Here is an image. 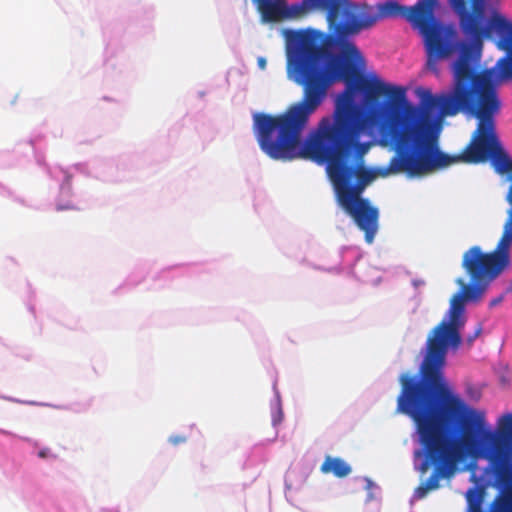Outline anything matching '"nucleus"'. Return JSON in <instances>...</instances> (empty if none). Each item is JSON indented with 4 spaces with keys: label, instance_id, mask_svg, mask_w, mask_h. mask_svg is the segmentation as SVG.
Here are the masks:
<instances>
[{
    "label": "nucleus",
    "instance_id": "obj_12",
    "mask_svg": "<svg viewBox=\"0 0 512 512\" xmlns=\"http://www.w3.org/2000/svg\"><path fill=\"white\" fill-rule=\"evenodd\" d=\"M497 65L500 67L501 73L506 78L512 77V56L507 55L501 58Z\"/></svg>",
    "mask_w": 512,
    "mask_h": 512
},
{
    "label": "nucleus",
    "instance_id": "obj_10",
    "mask_svg": "<svg viewBox=\"0 0 512 512\" xmlns=\"http://www.w3.org/2000/svg\"><path fill=\"white\" fill-rule=\"evenodd\" d=\"M261 19L265 23H274L284 20V10L272 0H253Z\"/></svg>",
    "mask_w": 512,
    "mask_h": 512
},
{
    "label": "nucleus",
    "instance_id": "obj_1",
    "mask_svg": "<svg viewBox=\"0 0 512 512\" xmlns=\"http://www.w3.org/2000/svg\"><path fill=\"white\" fill-rule=\"evenodd\" d=\"M294 62V80L302 87V97L283 113L254 115V132L260 148L274 160L309 159L326 164L339 206L349 215L365 241L373 243L379 229V209L363 198L365 189L377 178L406 173L419 176L423 169L414 156L406 154L385 121L382 140L395 152L387 166L371 168L364 157L371 144L362 141L368 133L369 114L355 102L351 91H343L335 101L331 116L323 117L302 143L310 117L325 101L335 75L329 73L314 48Z\"/></svg>",
    "mask_w": 512,
    "mask_h": 512
},
{
    "label": "nucleus",
    "instance_id": "obj_3",
    "mask_svg": "<svg viewBox=\"0 0 512 512\" xmlns=\"http://www.w3.org/2000/svg\"><path fill=\"white\" fill-rule=\"evenodd\" d=\"M448 3L459 20V28L464 40L459 39L456 28L445 25L435 17L438 0H419L415 5L407 7L395 0H388L373 7L367 3L348 0L344 12V24L339 31L344 39L372 28L379 20L401 17L407 20L423 37L427 53V67L436 72L437 63L455 53L464 54L465 47L480 37V48H483V37L491 28H501L504 21L493 18L490 26L482 23V5L479 0H448Z\"/></svg>",
    "mask_w": 512,
    "mask_h": 512
},
{
    "label": "nucleus",
    "instance_id": "obj_7",
    "mask_svg": "<svg viewBox=\"0 0 512 512\" xmlns=\"http://www.w3.org/2000/svg\"><path fill=\"white\" fill-rule=\"evenodd\" d=\"M399 382L401 392L397 397L396 411L407 415L415 423L422 446L415 456L423 458L418 469L424 474L431 467L434 468L423 483L430 491L436 490L440 479L452 476L459 463L470 456L438 415L429 395L415 384V376L402 374Z\"/></svg>",
    "mask_w": 512,
    "mask_h": 512
},
{
    "label": "nucleus",
    "instance_id": "obj_2",
    "mask_svg": "<svg viewBox=\"0 0 512 512\" xmlns=\"http://www.w3.org/2000/svg\"><path fill=\"white\" fill-rule=\"evenodd\" d=\"M482 49L480 37H477L465 47L464 54L458 56L453 64L454 84L450 92L432 95L430 90L421 91L427 109H438L444 117L464 113L478 119L470 143L462 154L455 156L439 150L437 137L431 133L423 111L407 101L404 87L386 84L376 75L358 76L357 89L368 101L376 102L380 96L390 100L391 111L386 121L406 154L414 156L424 166L419 175L459 161L485 162L500 144L495 131V116L501 108L496 87L488 72H478L472 66L480 59Z\"/></svg>",
    "mask_w": 512,
    "mask_h": 512
},
{
    "label": "nucleus",
    "instance_id": "obj_6",
    "mask_svg": "<svg viewBox=\"0 0 512 512\" xmlns=\"http://www.w3.org/2000/svg\"><path fill=\"white\" fill-rule=\"evenodd\" d=\"M348 0H301L286 6L284 20H296L306 17L315 10L326 11V21L332 35L325 37L318 31H289V45L287 48L288 77L297 85L295 80L294 62L305 54V46L314 48L325 69L335 75L333 83L344 80L348 84L345 91H353V79L357 75L355 63L363 62V56L355 43L344 39V33L339 26L344 24V12Z\"/></svg>",
    "mask_w": 512,
    "mask_h": 512
},
{
    "label": "nucleus",
    "instance_id": "obj_9",
    "mask_svg": "<svg viewBox=\"0 0 512 512\" xmlns=\"http://www.w3.org/2000/svg\"><path fill=\"white\" fill-rule=\"evenodd\" d=\"M488 160L491 161V164L497 173H507L512 177V160L502 148L501 143L494 148L492 153L489 155ZM507 201L511 205V208L508 210V215L512 216V184L509 187Z\"/></svg>",
    "mask_w": 512,
    "mask_h": 512
},
{
    "label": "nucleus",
    "instance_id": "obj_21",
    "mask_svg": "<svg viewBox=\"0 0 512 512\" xmlns=\"http://www.w3.org/2000/svg\"><path fill=\"white\" fill-rule=\"evenodd\" d=\"M0 433L4 434V435H12V433H10L9 431L2 430V429H0Z\"/></svg>",
    "mask_w": 512,
    "mask_h": 512
},
{
    "label": "nucleus",
    "instance_id": "obj_11",
    "mask_svg": "<svg viewBox=\"0 0 512 512\" xmlns=\"http://www.w3.org/2000/svg\"><path fill=\"white\" fill-rule=\"evenodd\" d=\"M323 474H333L337 478H344L348 476L352 468L351 466L340 457L326 456L324 462L320 467Z\"/></svg>",
    "mask_w": 512,
    "mask_h": 512
},
{
    "label": "nucleus",
    "instance_id": "obj_16",
    "mask_svg": "<svg viewBox=\"0 0 512 512\" xmlns=\"http://www.w3.org/2000/svg\"><path fill=\"white\" fill-rule=\"evenodd\" d=\"M482 332V327L479 325L477 329L474 331V333L468 337L467 341L469 343H472Z\"/></svg>",
    "mask_w": 512,
    "mask_h": 512
},
{
    "label": "nucleus",
    "instance_id": "obj_4",
    "mask_svg": "<svg viewBox=\"0 0 512 512\" xmlns=\"http://www.w3.org/2000/svg\"><path fill=\"white\" fill-rule=\"evenodd\" d=\"M447 355L423 357L420 378L415 384L432 399L436 411L448 426L460 423L457 439L472 458L489 461L496 479L512 485V414L502 415L495 430L486 421L485 412L469 407L448 385L444 369Z\"/></svg>",
    "mask_w": 512,
    "mask_h": 512
},
{
    "label": "nucleus",
    "instance_id": "obj_19",
    "mask_svg": "<svg viewBox=\"0 0 512 512\" xmlns=\"http://www.w3.org/2000/svg\"><path fill=\"white\" fill-rule=\"evenodd\" d=\"M258 66L261 69H265V67H266V60H265V58H263V57L258 58Z\"/></svg>",
    "mask_w": 512,
    "mask_h": 512
},
{
    "label": "nucleus",
    "instance_id": "obj_18",
    "mask_svg": "<svg viewBox=\"0 0 512 512\" xmlns=\"http://www.w3.org/2000/svg\"><path fill=\"white\" fill-rule=\"evenodd\" d=\"M502 297H497V298H494L493 300L490 301V307H494L498 304H500L502 302Z\"/></svg>",
    "mask_w": 512,
    "mask_h": 512
},
{
    "label": "nucleus",
    "instance_id": "obj_14",
    "mask_svg": "<svg viewBox=\"0 0 512 512\" xmlns=\"http://www.w3.org/2000/svg\"><path fill=\"white\" fill-rule=\"evenodd\" d=\"M429 492L430 490L424 485V483H421L415 490V496L418 499H422L426 497Z\"/></svg>",
    "mask_w": 512,
    "mask_h": 512
},
{
    "label": "nucleus",
    "instance_id": "obj_20",
    "mask_svg": "<svg viewBox=\"0 0 512 512\" xmlns=\"http://www.w3.org/2000/svg\"><path fill=\"white\" fill-rule=\"evenodd\" d=\"M72 208H73L72 206H65V207H63V206H58V207H57V210H59V211H60V210H63V209H72Z\"/></svg>",
    "mask_w": 512,
    "mask_h": 512
},
{
    "label": "nucleus",
    "instance_id": "obj_8",
    "mask_svg": "<svg viewBox=\"0 0 512 512\" xmlns=\"http://www.w3.org/2000/svg\"><path fill=\"white\" fill-rule=\"evenodd\" d=\"M482 5V23L484 26H490L492 19L501 18L504 21V25L501 28H491L488 35L483 37V41L485 39H490L493 34H497L500 39L497 43V46L501 50H505L508 52L512 51V22L507 20L503 15L498 12H493L489 18L486 17L485 14V3L484 0H479Z\"/></svg>",
    "mask_w": 512,
    "mask_h": 512
},
{
    "label": "nucleus",
    "instance_id": "obj_13",
    "mask_svg": "<svg viewBox=\"0 0 512 512\" xmlns=\"http://www.w3.org/2000/svg\"><path fill=\"white\" fill-rule=\"evenodd\" d=\"M38 457L41 459H47V458H57V455L52 453L51 449L45 447L38 451Z\"/></svg>",
    "mask_w": 512,
    "mask_h": 512
},
{
    "label": "nucleus",
    "instance_id": "obj_17",
    "mask_svg": "<svg viewBox=\"0 0 512 512\" xmlns=\"http://www.w3.org/2000/svg\"><path fill=\"white\" fill-rule=\"evenodd\" d=\"M274 3H276L278 6H280L282 9H285L287 6L286 0H272Z\"/></svg>",
    "mask_w": 512,
    "mask_h": 512
},
{
    "label": "nucleus",
    "instance_id": "obj_15",
    "mask_svg": "<svg viewBox=\"0 0 512 512\" xmlns=\"http://www.w3.org/2000/svg\"><path fill=\"white\" fill-rule=\"evenodd\" d=\"M186 440H187V437L182 436V435H173V436L169 437V442L173 445H179V444L185 443Z\"/></svg>",
    "mask_w": 512,
    "mask_h": 512
},
{
    "label": "nucleus",
    "instance_id": "obj_5",
    "mask_svg": "<svg viewBox=\"0 0 512 512\" xmlns=\"http://www.w3.org/2000/svg\"><path fill=\"white\" fill-rule=\"evenodd\" d=\"M511 246L512 216L508 215L502 236L493 251L483 252L476 245L464 252L462 268L471 283H465L462 278L456 280L461 289L450 300L448 320L443 319L429 334L424 357L447 355L449 348H459L462 342L460 331L466 322L465 303L479 301L489 283L510 266Z\"/></svg>",
    "mask_w": 512,
    "mask_h": 512
}]
</instances>
